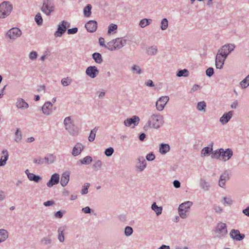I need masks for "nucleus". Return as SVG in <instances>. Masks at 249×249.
Wrapping results in <instances>:
<instances>
[{"mask_svg": "<svg viewBox=\"0 0 249 249\" xmlns=\"http://www.w3.org/2000/svg\"><path fill=\"white\" fill-rule=\"evenodd\" d=\"M37 57V53L36 51H32L29 54V57L31 60H35Z\"/></svg>", "mask_w": 249, "mask_h": 249, "instance_id": "nucleus-56", "label": "nucleus"}, {"mask_svg": "<svg viewBox=\"0 0 249 249\" xmlns=\"http://www.w3.org/2000/svg\"><path fill=\"white\" fill-rule=\"evenodd\" d=\"M84 149V146L80 143L75 144L72 149L71 154L73 156H77L81 154Z\"/></svg>", "mask_w": 249, "mask_h": 249, "instance_id": "nucleus-23", "label": "nucleus"}, {"mask_svg": "<svg viewBox=\"0 0 249 249\" xmlns=\"http://www.w3.org/2000/svg\"><path fill=\"white\" fill-rule=\"evenodd\" d=\"M13 9V5L9 1H3L0 4V18L8 16Z\"/></svg>", "mask_w": 249, "mask_h": 249, "instance_id": "nucleus-3", "label": "nucleus"}, {"mask_svg": "<svg viewBox=\"0 0 249 249\" xmlns=\"http://www.w3.org/2000/svg\"><path fill=\"white\" fill-rule=\"evenodd\" d=\"M70 25V23L65 20L60 22L58 25L56 31L54 34L55 37H61L65 33L67 27H69Z\"/></svg>", "mask_w": 249, "mask_h": 249, "instance_id": "nucleus-5", "label": "nucleus"}, {"mask_svg": "<svg viewBox=\"0 0 249 249\" xmlns=\"http://www.w3.org/2000/svg\"><path fill=\"white\" fill-rule=\"evenodd\" d=\"M206 107V103L204 101H201L197 103L196 108L198 111L205 112Z\"/></svg>", "mask_w": 249, "mask_h": 249, "instance_id": "nucleus-38", "label": "nucleus"}, {"mask_svg": "<svg viewBox=\"0 0 249 249\" xmlns=\"http://www.w3.org/2000/svg\"><path fill=\"white\" fill-rule=\"evenodd\" d=\"M147 53L149 55H154L157 54L158 52V48L156 46H152L149 47L147 49Z\"/></svg>", "mask_w": 249, "mask_h": 249, "instance_id": "nucleus-36", "label": "nucleus"}, {"mask_svg": "<svg viewBox=\"0 0 249 249\" xmlns=\"http://www.w3.org/2000/svg\"><path fill=\"white\" fill-rule=\"evenodd\" d=\"M90 184L89 183H86L83 186V188L81 191V193L82 195H85L88 193V189L89 187Z\"/></svg>", "mask_w": 249, "mask_h": 249, "instance_id": "nucleus-54", "label": "nucleus"}, {"mask_svg": "<svg viewBox=\"0 0 249 249\" xmlns=\"http://www.w3.org/2000/svg\"><path fill=\"white\" fill-rule=\"evenodd\" d=\"M25 172L27 175L28 179L31 181H34L35 182H38L41 179V178L40 176L36 175L33 173H30L28 169H27Z\"/></svg>", "mask_w": 249, "mask_h": 249, "instance_id": "nucleus-27", "label": "nucleus"}, {"mask_svg": "<svg viewBox=\"0 0 249 249\" xmlns=\"http://www.w3.org/2000/svg\"><path fill=\"white\" fill-rule=\"evenodd\" d=\"M54 10V7L51 5L50 1L47 0L45 1L41 7V11L47 16L51 15V13Z\"/></svg>", "mask_w": 249, "mask_h": 249, "instance_id": "nucleus-11", "label": "nucleus"}, {"mask_svg": "<svg viewBox=\"0 0 249 249\" xmlns=\"http://www.w3.org/2000/svg\"><path fill=\"white\" fill-rule=\"evenodd\" d=\"M221 148L214 151H212L211 157L213 159H220L221 156Z\"/></svg>", "mask_w": 249, "mask_h": 249, "instance_id": "nucleus-35", "label": "nucleus"}, {"mask_svg": "<svg viewBox=\"0 0 249 249\" xmlns=\"http://www.w3.org/2000/svg\"><path fill=\"white\" fill-rule=\"evenodd\" d=\"M117 29V25L116 24H114L113 23L110 24L108 27V34H111L112 32H116L115 31H116Z\"/></svg>", "mask_w": 249, "mask_h": 249, "instance_id": "nucleus-55", "label": "nucleus"}, {"mask_svg": "<svg viewBox=\"0 0 249 249\" xmlns=\"http://www.w3.org/2000/svg\"><path fill=\"white\" fill-rule=\"evenodd\" d=\"M56 159V157L55 155L52 154H49L44 158V163L47 164H52L55 162Z\"/></svg>", "mask_w": 249, "mask_h": 249, "instance_id": "nucleus-28", "label": "nucleus"}, {"mask_svg": "<svg viewBox=\"0 0 249 249\" xmlns=\"http://www.w3.org/2000/svg\"><path fill=\"white\" fill-rule=\"evenodd\" d=\"M8 232L4 229H0V243L4 242L8 238Z\"/></svg>", "mask_w": 249, "mask_h": 249, "instance_id": "nucleus-31", "label": "nucleus"}, {"mask_svg": "<svg viewBox=\"0 0 249 249\" xmlns=\"http://www.w3.org/2000/svg\"><path fill=\"white\" fill-rule=\"evenodd\" d=\"M113 43L116 48V50H119L125 46L126 44V40L122 38H117L113 39Z\"/></svg>", "mask_w": 249, "mask_h": 249, "instance_id": "nucleus-22", "label": "nucleus"}, {"mask_svg": "<svg viewBox=\"0 0 249 249\" xmlns=\"http://www.w3.org/2000/svg\"><path fill=\"white\" fill-rule=\"evenodd\" d=\"M133 230L132 227L129 226H127L124 229V234L126 236H130L133 233Z\"/></svg>", "mask_w": 249, "mask_h": 249, "instance_id": "nucleus-53", "label": "nucleus"}, {"mask_svg": "<svg viewBox=\"0 0 249 249\" xmlns=\"http://www.w3.org/2000/svg\"><path fill=\"white\" fill-rule=\"evenodd\" d=\"M160 28L162 30H165L168 27V21L166 18H164L162 19L160 23Z\"/></svg>", "mask_w": 249, "mask_h": 249, "instance_id": "nucleus-47", "label": "nucleus"}, {"mask_svg": "<svg viewBox=\"0 0 249 249\" xmlns=\"http://www.w3.org/2000/svg\"><path fill=\"white\" fill-rule=\"evenodd\" d=\"M193 205L192 201H185L179 205L178 208V213L182 219H186L189 215L190 209Z\"/></svg>", "mask_w": 249, "mask_h": 249, "instance_id": "nucleus-2", "label": "nucleus"}, {"mask_svg": "<svg viewBox=\"0 0 249 249\" xmlns=\"http://www.w3.org/2000/svg\"><path fill=\"white\" fill-rule=\"evenodd\" d=\"M230 234L231 238L236 241H241L245 237V235L240 233L239 231L238 230H232Z\"/></svg>", "mask_w": 249, "mask_h": 249, "instance_id": "nucleus-19", "label": "nucleus"}, {"mask_svg": "<svg viewBox=\"0 0 249 249\" xmlns=\"http://www.w3.org/2000/svg\"><path fill=\"white\" fill-rule=\"evenodd\" d=\"M151 19L143 18L139 22V26L141 28H144L149 25L152 22Z\"/></svg>", "mask_w": 249, "mask_h": 249, "instance_id": "nucleus-39", "label": "nucleus"}, {"mask_svg": "<svg viewBox=\"0 0 249 249\" xmlns=\"http://www.w3.org/2000/svg\"><path fill=\"white\" fill-rule=\"evenodd\" d=\"M137 160L138 162L135 166L136 170L138 172H142L146 167V162L144 158L142 156H140L138 158Z\"/></svg>", "mask_w": 249, "mask_h": 249, "instance_id": "nucleus-12", "label": "nucleus"}, {"mask_svg": "<svg viewBox=\"0 0 249 249\" xmlns=\"http://www.w3.org/2000/svg\"><path fill=\"white\" fill-rule=\"evenodd\" d=\"M242 89H246L249 86V74L240 83Z\"/></svg>", "mask_w": 249, "mask_h": 249, "instance_id": "nucleus-41", "label": "nucleus"}, {"mask_svg": "<svg viewBox=\"0 0 249 249\" xmlns=\"http://www.w3.org/2000/svg\"><path fill=\"white\" fill-rule=\"evenodd\" d=\"M224 205H231L232 203V200L231 199V198H227L226 197H224Z\"/></svg>", "mask_w": 249, "mask_h": 249, "instance_id": "nucleus-62", "label": "nucleus"}, {"mask_svg": "<svg viewBox=\"0 0 249 249\" xmlns=\"http://www.w3.org/2000/svg\"><path fill=\"white\" fill-rule=\"evenodd\" d=\"M92 161L91 157L87 156L83 158L82 160H80V162L83 164H89Z\"/></svg>", "mask_w": 249, "mask_h": 249, "instance_id": "nucleus-48", "label": "nucleus"}, {"mask_svg": "<svg viewBox=\"0 0 249 249\" xmlns=\"http://www.w3.org/2000/svg\"><path fill=\"white\" fill-rule=\"evenodd\" d=\"M221 156L220 160L223 161H227L229 160L233 156V151L230 148L224 149L221 148Z\"/></svg>", "mask_w": 249, "mask_h": 249, "instance_id": "nucleus-10", "label": "nucleus"}, {"mask_svg": "<svg viewBox=\"0 0 249 249\" xmlns=\"http://www.w3.org/2000/svg\"><path fill=\"white\" fill-rule=\"evenodd\" d=\"M169 100V98L167 96H161L159 98L156 103L157 109L159 111L163 110Z\"/></svg>", "mask_w": 249, "mask_h": 249, "instance_id": "nucleus-7", "label": "nucleus"}, {"mask_svg": "<svg viewBox=\"0 0 249 249\" xmlns=\"http://www.w3.org/2000/svg\"><path fill=\"white\" fill-rule=\"evenodd\" d=\"M72 82V79L69 77L62 78L61 80V84L64 87H66L70 85Z\"/></svg>", "mask_w": 249, "mask_h": 249, "instance_id": "nucleus-46", "label": "nucleus"}, {"mask_svg": "<svg viewBox=\"0 0 249 249\" xmlns=\"http://www.w3.org/2000/svg\"><path fill=\"white\" fill-rule=\"evenodd\" d=\"M63 231H64V229L62 227H60L58 228V239L60 242H63L64 241L65 238H64Z\"/></svg>", "mask_w": 249, "mask_h": 249, "instance_id": "nucleus-45", "label": "nucleus"}, {"mask_svg": "<svg viewBox=\"0 0 249 249\" xmlns=\"http://www.w3.org/2000/svg\"><path fill=\"white\" fill-rule=\"evenodd\" d=\"M92 58L94 59L95 62L97 64H101L103 59L102 55L99 53H94L92 54Z\"/></svg>", "mask_w": 249, "mask_h": 249, "instance_id": "nucleus-32", "label": "nucleus"}, {"mask_svg": "<svg viewBox=\"0 0 249 249\" xmlns=\"http://www.w3.org/2000/svg\"><path fill=\"white\" fill-rule=\"evenodd\" d=\"M226 58L217 52L215 57V67L218 69H222Z\"/></svg>", "mask_w": 249, "mask_h": 249, "instance_id": "nucleus-15", "label": "nucleus"}, {"mask_svg": "<svg viewBox=\"0 0 249 249\" xmlns=\"http://www.w3.org/2000/svg\"><path fill=\"white\" fill-rule=\"evenodd\" d=\"M85 26L88 32L90 33L94 32L97 29V22L95 20H90L85 24Z\"/></svg>", "mask_w": 249, "mask_h": 249, "instance_id": "nucleus-21", "label": "nucleus"}, {"mask_svg": "<svg viewBox=\"0 0 249 249\" xmlns=\"http://www.w3.org/2000/svg\"><path fill=\"white\" fill-rule=\"evenodd\" d=\"M200 89L199 85L195 84L190 90V93H193Z\"/></svg>", "mask_w": 249, "mask_h": 249, "instance_id": "nucleus-64", "label": "nucleus"}, {"mask_svg": "<svg viewBox=\"0 0 249 249\" xmlns=\"http://www.w3.org/2000/svg\"><path fill=\"white\" fill-rule=\"evenodd\" d=\"M2 156L0 159V166H4L6 164V161L8 159L9 154L6 149H3L1 151Z\"/></svg>", "mask_w": 249, "mask_h": 249, "instance_id": "nucleus-26", "label": "nucleus"}, {"mask_svg": "<svg viewBox=\"0 0 249 249\" xmlns=\"http://www.w3.org/2000/svg\"><path fill=\"white\" fill-rule=\"evenodd\" d=\"M78 32V28L77 27L69 29L67 31V33L69 35L75 34Z\"/></svg>", "mask_w": 249, "mask_h": 249, "instance_id": "nucleus-61", "label": "nucleus"}, {"mask_svg": "<svg viewBox=\"0 0 249 249\" xmlns=\"http://www.w3.org/2000/svg\"><path fill=\"white\" fill-rule=\"evenodd\" d=\"M233 114V111H230L227 113H224L220 118L219 121L222 124H225L228 123L232 118Z\"/></svg>", "mask_w": 249, "mask_h": 249, "instance_id": "nucleus-20", "label": "nucleus"}, {"mask_svg": "<svg viewBox=\"0 0 249 249\" xmlns=\"http://www.w3.org/2000/svg\"><path fill=\"white\" fill-rule=\"evenodd\" d=\"M189 72L187 69L180 70H178L177 73V76L178 77H187L189 75Z\"/></svg>", "mask_w": 249, "mask_h": 249, "instance_id": "nucleus-42", "label": "nucleus"}, {"mask_svg": "<svg viewBox=\"0 0 249 249\" xmlns=\"http://www.w3.org/2000/svg\"><path fill=\"white\" fill-rule=\"evenodd\" d=\"M140 121V118L136 115L133 116L131 118H127L124 121V124L127 127L130 126L132 124L134 126L137 125Z\"/></svg>", "mask_w": 249, "mask_h": 249, "instance_id": "nucleus-14", "label": "nucleus"}, {"mask_svg": "<svg viewBox=\"0 0 249 249\" xmlns=\"http://www.w3.org/2000/svg\"><path fill=\"white\" fill-rule=\"evenodd\" d=\"M16 106L18 109H26L29 107L28 104L23 99L21 98L17 99Z\"/></svg>", "mask_w": 249, "mask_h": 249, "instance_id": "nucleus-24", "label": "nucleus"}, {"mask_svg": "<svg viewBox=\"0 0 249 249\" xmlns=\"http://www.w3.org/2000/svg\"><path fill=\"white\" fill-rule=\"evenodd\" d=\"M53 104L50 102H46L41 108L42 113L47 116L51 115L53 112Z\"/></svg>", "mask_w": 249, "mask_h": 249, "instance_id": "nucleus-16", "label": "nucleus"}, {"mask_svg": "<svg viewBox=\"0 0 249 249\" xmlns=\"http://www.w3.org/2000/svg\"><path fill=\"white\" fill-rule=\"evenodd\" d=\"M15 139V141L17 142H19L22 139V134L20 132L19 128L17 129V130L15 134V139Z\"/></svg>", "mask_w": 249, "mask_h": 249, "instance_id": "nucleus-49", "label": "nucleus"}, {"mask_svg": "<svg viewBox=\"0 0 249 249\" xmlns=\"http://www.w3.org/2000/svg\"><path fill=\"white\" fill-rule=\"evenodd\" d=\"M235 48V45L233 44H228L223 46L218 51L221 54L227 58L228 55Z\"/></svg>", "mask_w": 249, "mask_h": 249, "instance_id": "nucleus-6", "label": "nucleus"}, {"mask_svg": "<svg viewBox=\"0 0 249 249\" xmlns=\"http://www.w3.org/2000/svg\"><path fill=\"white\" fill-rule=\"evenodd\" d=\"M99 70L95 66L88 67L86 70V74L91 78H95L99 74Z\"/></svg>", "mask_w": 249, "mask_h": 249, "instance_id": "nucleus-13", "label": "nucleus"}, {"mask_svg": "<svg viewBox=\"0 0 249 249\" xmlns=\"http://www.w3.org/2000/svg\"><path fill=\"white\" fill-rule=\"evenodd\" d=\"M64 124L66 130H67L69 133L71 134H74L75 132L74 129V125L73 122L71 120V117H67L65 118L64 120Z\"/></svg>", "mask_w": 249, "mask_h": 249, "instance_id": "nucleus-8", "label": "nucleus"}, {"mask_svg": "<svg viewBox=\"0 0 249 249\" xmlns=\"http://www.w3.org/2000/svg\"><path fill=\"white\" fill-rule=\"evenodd\" d=\"M98 128V127H95L93 129L91 130L90 135L89 137V142H93L95 140L96 133Z\"/></svg>", "mask_w": 249, "mask_h": 249, "instance_id": "nucleus-43", "label": "nucleus"}, {"mask_svg": "<svg viewBox=\"0 0 249 249\" xmlns=\"http://www.w3.org/2000/svg\"><path fill=\"white\" fill-rule=\"evenodd\" d=\"M213 151V147H205L203 148L201 152V157H204L210 155Z\"/></svg>", "mask_w": 249, "mask_h": 249, "instance_id": "nucleus-34", "label": "nucleus"}, {"mask_svg": "<svg viewBox=\"0 0 249 249\" xmlns=\"http://www.w3.org/2000/svg\"><path fill=\"white\" fill-rule=\"evenodd\" d=\"M63 215V213L61 211H58L55 213L54 216L57 218H61Z\"/></svg>", "mask_w": 249, "mask_h": 249, "instance_id": "nucleus-63", "label": "nucleus"}, {"mask_svg": "<svg viewBox=\"0 0 249 249\" xmlns=\"http://www.w3.org/2000/svg\"><path fill=\"white\" fill-rule=\"evenodd\" d=\"M70 180V173L69 172H65L62 175L60 184L63 187H65L67 185Z\"/></svg>", "mask_w": 249, "mask_h": 249, "instance_id": "nucleus-25", "label": "nucleus"}, {"mask_svg": "<svg viewBox=\"0 0 249 249\" xmlns=\"http://www.w3.org/2000/svg\"><path fill=\"white\" fill-rule=\"evenodd\" d=\"M151 209L157 215H160L162 213V207L158 206L156 202H154L151 206Z\"/></svg>", "mask_w": 249, "mask_h": 249, "instance_id": "nucleus-33", "label": "nucleus"}, {"mask_svg": "<svg viewBox=\"0 0 249 249\" xmlns=\"http://www.w3.org/2000/svg\"><path fill=\"white\" fill-rule=\"evenodd\" d=\"M60 177L57 173L53 174L49 181L47 183V186L49 187H52L53 185L57 184L59 182Z\"/></svg>", "mask_w": 249, "mask_h": 249, "instance_id": "nucleus-18", "label": "nucleus"}, {"mask_svg": "<svg viewBox=\"0 0 249 249\" xmlns=\"http://www.w3.org/2000/svg\"><path fill=\"white\" fill-rule=\"evenodd\" d=\"M105 48L111 51L116 50V48L114 45V43H113V40L108 42L106 45Z\"/></svg>", "mask_w": 249, "mask_h": 249, "instance_id": "nucleus-52", "label": "nucleus"}, {"mask_svg": "<svg viewBox=\"0 0 249 249\" xmlns=\"http://www.w3.org/2000/svg\"><path fill=\"white\" fill-rule=\"evenodd\" d=\"M214 232L219 238L225 237L228 233L226 224L222 222L218 223L215 228Z\"/></svg>", "mask_w": 249, "mask_h": 249, "instance_id": "nucleus-4", "label": "nucleus"}, {"mask_svg": "<svg viewBox=\"0 0 249 249\" xmlns=\"http://www.w3.org/2000/svg\"><path fill=\"white\" fill-rule=\"evenodd\" d=\"M22 34L21 31L18 28L14 27L10 29L7 32V36L11 39L15 40L20 37Z\"/></svg>", "mask_w": 249, "mask_h": 249, "instance_id": "nucleus-9", "label": "nucleus"}, {"mask_svg": "<svg viewBox=\"0 0 249 249\" xmlns=\"http://www.w3.org/2000/svg\"><path fill=\"white\" fill-rule=\"evenodd\" d=\"M102 162L101 160H98L95 162L93 165V168L95 171L99 170L101 169Z\"/></svg>", "mask_w": 249, "mask_h": 249, "instance_id": "nucleus-50", "label": "nucleus"}, {"mask_svg": "<svg viewBox=\"0 0 249 249\" xmlns=\"http://www.w3.org/2000/svg\"><path fill=\"white\" fill-rule=\"evenodd\" d=\"M92 6L90 4H88L84 9V14L85 17H89L91 15Z\"/></svg>", "mask_w": 249, "mask_h": 249, "instance_id": "nucleus-44", "label": "nucleus"}, {"mask_svg": "<svg viewBox=\"0 0 249 249\" xmlns=\"http://www.w3.org/2000/svg\"><path fill=\"white\" fill-rule=\"evenodd\" d=\"M131 70L133 74L140 75L142 73V70L140 67L138 65H133L131 68Z\"/></svg>", "mask_w": 249, "mask_h": 249, "instance_id": "nucleus-37", "label": "nucleus"}, {"mask_svg": "<svg viewBox=\"0 0 249 249\" xmlns=\"http://www.w3.org/2000/svg\"><path fill=\"white\" fill-rule=\"evenodd\" d=\"M35 20L38 25H41L42 24L43 19L42 18L40 13H38L36 15L35 18Z\"/></svg>", "mask_w": 249, "mask_h": 249, "instance_id": "nucleus-51", "label": "nucleus"}, {"mask_svg": "<svg viewBox=\"0 0 249 249\" xmlns=\"http://www.w3.org/2000/svg\"><path fill=\"white\" fill-rule=\"evenodd\" d=\"M230 179L229 173L228 170H225L220 176L218 182V185L222 188H224L225 182Z\"/></svg>", "mask_w": 249, "mask_h": 249, "instance_id": "nucleus-17", "label": "nucleus"}, {"mask_svg": "<svg viewBox=\"0 0 249 249\" xmlns=\"http://www.w3.org/2000/svg\"><path fill=\"white\" fill-rule=\"evenodd\" d=\"M52 242V241L50 235L43 237L40 240L41 244L44 246L50 245Z\"/></svg>", "mask_w": 249, "mask_h": 249, "instance_id": "nucleus-40", "label": "nucleus"}, {"mask_svg": "<svg viewBox=\"0 0 249 249\" xmlns=\"http://www.w3.org/2000/svg\"><path fill=\"white\" fill-rule=\"evenodd\" d=\"M164 120L162 115L159 113H153L148 118L147 122L144 125L143 128L145 130L149 128L158 129L163 124Z\"/></svg>", "mask_w": 249, "mask_h": 249, "instance_id": "nucleus-1", "label": "nucleus"}, {"mask_svg": "<svg viewBox=\"0 0 249 249\" xmlns=\"http://www.w3.org/2000/svg\"><path fill=\"white\" fill-rule=\"evenodd\" d=\"M114 152V149L112 147H109L107 148L105 151V154L107 156H111Z\"/></svg>", "mask_w": 249, "mask_h": 249, "instance_id": "nucleus-57", "label": "nucleus"}, {"mask_svg": "<svg viewBox=\"0 0 249 249\" xmlns=\"http://www.w3.org/2000/svg\"><path fill=\"white\" fill-rule=\"evenodd\" d=\"M170 150V147L168 144L161 143L159 145V152L161 155H165Z\"/></svg>", "mask_w": 249, "mask_h": 249, "instance_id": "nucleus-30", "label": "nucleus"}, {"mask_svg": "<svg viewBox=\"0 0 249 249\" xmlns=\"http://www.w3.org/2000/svg\"><path fill=\"white\" fill-rule=\"evenodd\" d=\"M200 188L204 191H208L211 187L210 183L204 178H201L199 181Z\"/></svg>", "mask_w": 249, "mask_h": 249, "instance_id": "nucleus-29", "label": "nucleus"}, {"mask_svg": "<svg viewBox=\"0 0 249 249\" xmlns=\"http://www.w3.org/2000/svg\"><path fill=\"white\" fill-rule=\"evenodd\" d=\"M34 163L38 165H41L44 163V159L39 158V159H35L33 160Z\"/></svg>", "mask_w": 249, "mask_h": 249, "instance_id": "nucleus-60", "label": "nucleus"}, {"mask_svg": "<svg viewBox=\"0 0 249 249\" xmlns=\"http://www.w3.org/2000/svg\"><path fill=\"white\" fill-rule=\"evenodd\" d=\"M213 69L212 67L209 68L206 71V74L208 77H211L213 74Z\"/></svg>", "mask_w": 249, "mask_h": 249, "instance_id": "nucleus-59", "label": "nucleus"}, {"mask_svg": "<svg viewBox=\"0 0 249 249\" xmlns=\"http://www.w3.org/2000/svg\"><path fill=\"white\" fill-rule=\"evenodd\" d=\"M155 156L153 152H152L148 154L146 156V159L148 161H153L155 160Z\"/></svg>", "mask_w": 249, "mask_h": 249, "instance_id": "nucleus-58", "label": "nucleus"}]
</instances>
